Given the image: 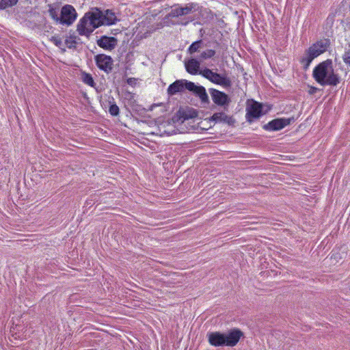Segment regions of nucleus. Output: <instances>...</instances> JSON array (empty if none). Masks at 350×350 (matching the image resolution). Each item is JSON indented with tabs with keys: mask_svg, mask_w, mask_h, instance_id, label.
I'll use <instances>...</instances> for the list:
<instances>
[{
	"mask_svg": "<svg viewBox=\"0 0 350 350\" xmlns=\"http://www.w3.org/2000/svg\"><path fill=\"white\" fill-rule=\"evenodd\" d=\"M65 43L69 49H71V48L75 47V44H77V42L75 41V38L70 37V38L66 39Z\"/></svg>",
	"mask_w": 350,
	"mask_h": 350,
	"instance_id": "24",
	"label": "nucleus"
},
{
	"mask_svg": "<svg viewBox=\"0 0 350 350\" xmlns=\"http://www.w3.org/2000/svg\"><path fill=\"white\" fill-rule=\"evenodd\" d=\"M77 18V12L71 5H65L61 8V12L58 24L69 27L72 25Z\"/></svg>",
	"mask_w": 350,
	"mask_h": 350,
	"instance_id": "6",
	"label": "nucleus"
},
{
	"mask_svg": "<svg viewBox=\"0 0 350 350\" xmlns=\"http://www.w3.org/2000/svg\"><path fill=\"white\" fill-rule=\"evenodd\" d=\"M294 118H277L271 120L268 124L263 126V129L267 131H279L292 122H294Z\"/></svg>",
	"mask_w": 350,
	"mask_h": 350,
	"instance_id": "8",
	"label": "nucleus"
},
{
	"mask_svg": "<svg viewBox=\"0 0 350 350\" xmlns=\"http://www.w3.org/2000/svg\"><path fill=\"white\" fill-rule=\"evenodd\" d=\"M215 55V51L214 50L208 49V50L203 51L202 53H200V59L201 60L207 59L208 58L213 57Z\"/></svg>",
	"mask_w": 350,
	"mask_h": 350,
	"instance_id": "22",
	"label": "nucleus"
},
{
	"mask_svg": "<svg viewBox=\"0 0 350 350\" xmlns=\"http://www.w3.org/2000/svg\"><path fill=\"white\" fill-rule=\"evenodd\" d=\"M319 90V89L316 87H310L309 91H308V93L310 94H315L317 91Z\"/></svg>",
	"mask_w": 350,
	"mask_h": 350,
	"instance_id": "27",
	"label": "nucleus"
},
{
	"mask_svg": "<svg viewBox=\"0 0 350 350\" xmlns=\"http://www.w3.org/2000/svg\"><path fill=\"white\" fill-rule=\"evenodd\" d=\"M51 42L54 43V44L58 47H61L62 45V41L60 38L57 36H52L50 39Z\"/></svg>",
	"mask_w": 350,
	"mask_h": 350,
	"instance_id": "25",
	"label": "nucleus"
},
{
	"mask_svg": "<svg viewBox=\"0 0 350 350\" xmlns=\"http://www.w3.org/2000/svg\"><path fill=\"white\" fill-rule=\"evenodd\" d=\"M117 18L114 12L107 10L103 14L96 8L85 14L77 25L79 35H88L102 25H110L115 23Z\"/></svg>",
	"mask_w": 350,
	"mask_h": 350,
	"instance_id": "1",
	"label": "nucleus"
},
{
	"mask_svg": "<svg viewBox=\"0 0 350 350\" xmlns=\"http://www.w3.org/2000/svg\"><path fill=\"white\" fill-rule=\"evenodd\" d=\"M179 120H181V122H183L186 120H189L193 118H195L197 116V113L194 110H190V111H179Z\"/></svg>",
	"mask_w": 350,
	"mask_h": 350,
	"instance_id": "18",
	"label": "nucleus"
},
{
	"mask_svg": "<svg viewBox=\"0 0 350 350\" xmlns=\"http://www.w3.org/2000/svg\"><path fill=\"white\" fill-rule=\"evenodd\" d=\"M118 43V40L114 37H108L103 36L99 40H97V44L100 47L111 51L115 49Z\"/></svg>",
	"mask_w": 350,
	"mask_h": 350,
	"instance_id": "13",
	"label": "nucleus"
},
{
	"mask_svg": "<svg viewBox=\"0 0 350 350\" xmlns=\"http://www.w3.org/2000/svg\"><path fill=\"white\" fill-rule=\"evenodd\" d=\"M202 41L201 40L193 42L189 47L188 52L190 54H193L195 52L198 51L199 49H200L202 47Z\"/></svg>",
	"mask_w": 350,
	"mask_h": 350,
	"instance_id": "20",
	"label": "nucleus"
},
{
	"mask_svg": "<svg viewBox=\"0 0 350 350\" xmlns=\"http://www.w3.org/2000/svg\"><path fill=\"white\" fill-rule=\"evenodd\" d=\"M17 3V0H1L0 10H3L12 8Z\"/></svg>",
	"mask_w": 350,
	"mask_h": 350,
	"instance_id": "19",
	"label": "nucleus"
},
{
	"mask_svg": "<svg viewBox=\"0 0 350 350\" xmlns=\"http://www.w3.org/2000/svg\"><path fill=\"white\" fill-rule=\"evenodd\" d=\"M327 49L326 44L319 41L313 44L306 51L304 56L301 58V62L304 65V68L307 69L312 61L321 54L323 53Z\"/></svg>",
	"mask_w": 350,
	"mask_h": 350,
	"instance_id": "5",
	"label": "nucleus"
},
{
	"mask_svg": "<svg viewBox=\"0 0 350 350\" xmlns=\"http://www.w3.org/2000/svg\"><path fill=\"white\" fill-rule=\"evenodd\" d=\"M189 82V81L186 80H176L168 87V94L174 95L176 93L182 92L185 89H186V83Z\"/></svg>",
	"mask_w": 350,
	"mask_h": 350,
	"instance_id": "14",
	"label": "nucleus"
},
{
	"mask_svg": "<svg viewBox=\"0 0 350 350\" xmlns=\"http://www.w3.org/2000/svg\"><path fill=\"white\" fill-rule=\"evenodd\" d=\"M49 27L50 29H52V28H53V27H52V26H51V25H49Z\"/></svg>",
	"mask_w": 350,
	"mask_h": 350,
	"instance_id": "29",
	"label": "nucleus"
},
{
	"mask_svg": "<svg viewBox=\"0 0 350 350\" xmlns=\"http://www.w3.org/2000/svg\"><path fill=\"white\" fill-rule=\"evenodd\" d=\"M109 111L111 116H116L119 114V107L116 104H112L109 107Z\"/></svg>",
	"mask_w": 350,
	"mask_h": 350,
	"instance_id": "23",
	"label": "nucleus"
},
{
	"mask_svg": "<svg viewBox=\"0 0 350 350\" xmlns=\"http://www.w3.org/2000/svg\"><path fill=\"white\" fill-rule=\"evenodd\" d=\"M314 80L321 85L336 86L340 83V77L334 72L332 59H326L319 64L313 70Z\"/></svg>",
	"mask_w": 350,
	"mask_h": 350,
	"instance_id": "2",
	"label": "nucleus"
},
{
	"mask_svg": "<svg viewBox=\"0 0 350 350\" xmlns=\"http://www.w3.org/2000/svg\"><path fill=\"white\" fill-rule=\"evenodd\" d=\"M209 93L215 104L224 106V109H226L225 106H228L230 100L226 93L214 88H210Z\"/></svg>",
	"mask_w": 350,
	"mask_h": 350,
	"instance_id": "10",
	"label": "nucleus"
},
{
	"mask_svg": "<svg viewBox=\"0 0 350 350\" xmlns=\"http://www.w3.org/2000/svg\"><path fill=\"white\" fill-rule=\"evenodd\" d=\"M211 119L215 122H223L228 125H233L235 123V120L232 116L226 114L224 112L215 113Z\"/></svg>",
	"mask_w": 350,
	"mask_h": 350,
	"instance_id": "15",
	"label": "nucleus"
},
{
	"mask_svg": "<svg viewBox=\"0 0 350 350\" xmlns=\"http://www.w3.org/2000/svg\"><path fill=\"white\" fill-rule=\"evenodd\" d=\"M242 336L243 332L239 329H232L227 333L213 332L207 334L208 342L214 347H234Z\"/></svg>",
	"mask_w": 350,
	"mask_h": 350,
	"instance_id": "3",
	"label": "nucleus"
},
{
	"mask_svg": "<svg viewBox=\"0 0 350 350\" xmlns=\"http://www.w3.org/2000/svg\"><path fill=\"white\" fill-rule=\"evenodd\" d=\"M197 4L193 3H187L185 7H178L171 11L170 15L172 17H178L187 15L196 10Z\"/></svg>",
	"mask_w": 350,
	"mask_h": 350,
	"instance_id": "12",
	"label": "nucleus"
},
{
	"mask_svg": "<svg viewBox=\"0 0 350 350\" xmlns=\"http://www.w3.org/2000/svg\"><path fill=\"white\" fill-rule=\"evenodd\" d=\"M199 75L204 77L211 82L219 85L221 87L228 89L232 86V81L226 72L217 73L213 72L209 68H204L199 72Z\"/></svg>",
	"mask_w": 350,
	"mask_h": 350,
	"instance_id": "4",
	"label": "nucleus"
},
{
	"mask_svg": "<svg viewBox=\"0 0 350 350\" xmlns=\"http://www.w3.org/2000/svg\"><path fill=\"white\" fill-rule=\"evenodd\" d=\"M47 12L55 23L58 24L61 12V8L57 3H51L47 5Z\"/></svg>",
	"mask_w": 350,
	"mask_h": 350,
	"instance_id": "16",
	"label": "nucleus"
},
{
	"mask_svg": "<svg viewBox=\"0 0 350 350\" xmlns=\"http://www.w3.org/2000/svg\"><path fill=\"white\" fill-rule=\"evenodd\" d=\"M342 59L346 64L350 65V51L345 53L342 56Z\"/></svg>",
	"mask_w": 350,
	"mask_h": 350,
	"instance_id": "26",
	"label": "nucleus"
},
{
	"mask_svg": "<svg viewBox=\"0 0 350 350\" xmlns=\"http://www.w3.org/2000/svg\"><path fill=\"white\" fill-rule=\"evenodd\" d=\"M96 66L107 73L113 69V61L111 56L105 54H98L94 57Z\"/></svg>",
	"mask_w": 350,
	"mask_h": 350,
	"instance_id": "7",
	"label": "nucleus"
},
{
	"mask_svg": "<svg viewBox=\"0 0 350 350\" xmlns=\"http://www.w3.org/2000/svg\"><path fill=\"white\" fill-rule=\"evenodd\" d=\"M83 81L85 84H87L91 87H94L96 85V83L90 74H88V73L83 74Z\"/></svg>",
	"mask_w": 350,
	"mask_h": 350,
	"instance_id": "21",
	"label": "nucleus"
},
{
	"mask_svg": "<svg viewBox=\"0 0 350 350\" xmlns=\"http://www.w3.org/2000/svg\"><path fill=\"white\" fill-rule=\"evenodd\" d=\"M200 62L196 59H191L185 62L186 70L191 75L199 74Z\"/></svg>",
	"mask_w": 350,
	"mask_h": 350,
	"instance_id": "17",
	"label": "nucleus"
},
{
	"mask_svg": "<svg viewBox=\"0 0 350 350\" xmlns=\"http://www.w3.org/2000/svg\"><path fill=\"white\" fill-rule=\"evenodd\" d=\"M133 80H135V79H133V78H129L127 79V83L130 84V85L132 84V82H133Z\"/></svg>",
	"mask_w": 350,
	"mask_h": 350,
	"instance_id": "28",
	"label": "nucleus"
},
{
	"mask_svg": "<svg viewBox=\"0 0 350 350\" xmlns=\"http://www.w3.org/2000/svg\"><path fill=\"white\" fill-rule=\"evenodd\" d=\"M186 89L192 92L196 96H198L202 103L207 104L209 103L208 96L204 87L196 85L193 82H189L186 83Z\"/></svg>",
	"mask_w": 350,
	"mask_h": 350,
	"instance_id": "11",
	"label": "nucleus"
},
{
	"mask_svg": "<svg viewBox=\"0 0 350 350\" xmlns=\"http://www.w3.org/2000/svg\"><path fill=\"white\" fill-rule=\"evenodd\" d=\"M262 105L256 101H252V104L247 105L246 108L247 122H252L254 119L260 118L262 115Z\"/></svg>",
	"mask_w": 350,
	"mask_h": 350,
	"instance_id": "9",
	"label": "nucleus"
}]
</instances>
